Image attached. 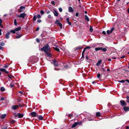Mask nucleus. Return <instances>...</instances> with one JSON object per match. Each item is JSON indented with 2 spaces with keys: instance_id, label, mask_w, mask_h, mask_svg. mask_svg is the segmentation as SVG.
Segmentation results:
<instances>
[{
  "instance_id": "1",
  "label": "nucleus",
  "mask_w": 129,
  "mask_h": 129,
  "mask_svg": "<svg viewBox=\"0 0 129 129\" xmlns=\"http://www.w3.org/2000/svg\"><path fill=\"white\" fill-rule=\"evenodd\" d=\"M41 50L45 52L47 51H50V48L48 44L46 45L45 46L41 49Z\"/></svg>"
},
{
  "instance_id": "2",
  "label": "nucleus",
  "mask_w": 129,
  "mask_h": 129,
  "mask_svg": "<svg viewBox=\"0 0 129 129\" xmlns=\"http://www.w3.org/2000/svg\"><path fill=\"white\" fill-rule=\"evenodd\" d=\"M29 115L30 116L33 117H35L36 116L37 114L35 112H33L30 113L29 114Z\"/></svg>"
},
{
  "instance_id": "3",
  "label": "nucleus",
  "mask_w": 129,
  "mask_h": 129,
  "mask_svg": "<svg viewBox=\"0 0 129 129\" xmlns=\"http://www.w3.org/2000/svg\"><path fill=\"white\" fill-rule=\"evenodd\" d=\"M26 16V14L25 13H21L20 15H18L17 16L19 17H20L22 18H24Z\"/></svg>"
},
{
  "instance_id": "4",
  "label": "nucleus",
  "mask_w": 129,
  "mask_h": 129,
  "mask_svg": "<svg viewBox=\"0 0 129 129\" xmlns=\"http://www.w3.org/2000/svg\"><path fill=\"white\" fill-rule=\"evenodd\" d=\"M120 102L121 104V105L122 106H124L126 105V104L125 102L123 100H121L120 101Z\"/></svg>"
},
{
  "instance_id": "5",
  "label": "nucleus",
  "mask_w": 129,
  "mask_h": 129,
  "mask_svg": "<svg viewBox=\"0 0 129 129\" xmlns=\"http://www.w3.org/2000/svg\"><path fill=\"white\" fill-rule=\"evenodd\" d=\"M20 9L18 10V11L19 12H21L23 11V10L25 9V7L23 6H21L20 8Z\"/></svg>"
},
{
  "instance_id": "6",
  "label": "nucleus",
  "mask_w": 129,
  "mask_h": 129,
  "mask_svg": "<svg viewBox=\"0 0 129 129\" xmlns=\"http://www.w3.org/2000/svg\"><path fill=\"white\" fill-rule=\"evenodd\" d=\"M18 107V106L16 105H13L12 107V109L13 110H16Z\"/></svg>"
},
{
  "instance_id": "7",
  "label": "nucleus",
  "mask_w": 129,
  "mask_h": 129,
  "mask_svg": "<svg viewBox=\"0 0 129 129\" xmlns=\"http://www.w3.org/2000/svg\"><path fill=\"white\" fill-rule=\"evenodd\" d=\"M24 115V114H19L17 113V116H18L19 118H21L23 117Z\"/></svg>"
},
{
  "instance_id": "8",
  "label": "nucleus",
  "mask_w": 129,
  "mask_h": 129,
  "mask_svg": "<svg viewBox=\"0 0 129 129\" xmlns=\"http://www.w3.org/2000/svg\"><path fill=\"white\" fill-rule=\"evenodd\" d=\"M10 34V31L8 32L6 35V38L7 39H8L9 38V35Z\"/></svg>"
},
{
  "instance_id": "9",
  "label": "nucleus",
  "mask_w": 129,
  "mask_h": 129,
  "mask_svg": "<svg viewBox=\"0 0 129 129\" xmlns=\"http://www.w3.org/2000/svg\"><path fill=\"white\" fill-rule=\"evenodd\" d=\"M0 71L1 72H4L5 73L7 74L8 73H9L8 71H6L4 69L1 68L0 69Z\"/></svg>"
},
{
  "instance_id": "10",
  "label": "nucleus",
  "mask_w": 129,
  "mask_h": 129,
  "mask_svg": "<svg viewBox=\"0 0 129 129\" xmlns=\"http://www.w3.org/2000/svg\"><path fill=\"white\" fill-rule=\"evenodd\" d=\"M123 109L125 111H129V107H124L123 108Z\"/></svg>"
},
{
  "instance_id": "11",
  "label": "nucleus",
  "mask_w": 129,
  "mask_h": 129,
  "mask_svg": "<svg viewBox=\"0 0 129 129\" xmlns=\"http://www.w3.org/2000/svg\"><path fill=\"white\" fill-rule=\"evenodd\" d=\"M68 11L69 12H73L74 11V10L71 7H69Z\"/></svg>"
},
{
  "instance_id": "12",
  "label": "nucleus",
  "mask_w": 129,
  "mask_h": 129,
  "mask_svg": "<svg viewBox=\"0 0 129 129\" xmlns=\"http://www.w3.org/2000/svg\"><path fill=\"white\" fill-rule=\"evenodd\" d=\"M102 61L101 60H100L98 61V62L96 64V65L97 66H100L102 62Z\"/></svg>"
},
{
  "instance_id": "13",
  "label": "nucleus",
  "mask_w": 129,
  "mask_h": 129,
  "mask_svg": "<svg viewBox=\"0 0 129 129\" xmlns=\"http://www.w3.org/2000/svg\"><path fill=\"white\" fill-rule=\"evenodd\" d=\"M53 13L54 15L56 16H57L58 15V13L55 10H54Z\"/></svg>"
},
{
  "instance_id": "14",
  "label": "nucleus",
  "mask_w": 129,
  "mask_h": 129,
  "mask_svg": "<svg viewBox=\"0 0 129 129\" xmlns=\"http://www.w3.org/2000/svg\"><path fill=\"white\" fill-rule=\"evenodd\" d=\"M53 62L54 65L56 66H57L58 65V64L56 62V60L54 59L53 60Z\"/></svg>"
},
{
  "instance_id": "15",
  "label": "nucleus",
  "mask_w": 129,
  "mask_h": 129,
  "mask_svg": "<svg viewBox=\"0 0 129 129\" xmlns=\"http://www.w3.org/2000/svg\"><path fill=\"white\" fill-rule=\"evenodd\" d=\"M85 19L87 22L89 21V19L88 17L86 15H85Z\"/></svg>"
},
{
  "instance_id": "16",
  "label": "nucleus",
  "mask_w": 129,
  "mask_h": 129,
  "mask_svg": "<svg viewBox=\"0 0 129 129\" xmlns=\"http://www.w3.org/2000/svg\"><path fill=\"white\" fill-rule=\"evenodd\" d=\"M6 116V114L2 115L1 116V118L2 119H4Z\"/></svg>"
},
{
  "instance_id": "17",
  "label": "nucleus",
  "mask_w": 129,
  "mask_h": 129,
  "mask_svg": "<svg viewBox=\"0 0 129 129\" xmlns=\"http://www.w3.org/2000/svg\"><path fill=\"white\" fill-rule=\"evenodd\" d=\"M77 123V122H76L73 124L72 126V128L75 127L78 125Z\"/></svg>"
},
{
  "instance_id": "18",
  "label": "nucleus",
  "mask_w": 129,
  "mask_h": 129,
  "mask_svg": "<svg viewBox=\"0 0 129 129\" xmlns=\"http://www.w3.org/2000/svg\"><path fill=\"white\" fill-rule=\"evenodd\" d=\"M21 29V27H19L17 28H16L15 29V31H17L20 30Z\"/></svg>"
},
{
  "instance_id": "19",
  "label": "nucleus",
  "mask_w": 129,
  "mask_h": 129,
  "mask_svg": "<svg viewBox=\"0 0 129 129\" xmlns=\"http://www.w3.org/2000/svg\"><path fill=\"white\" fill-rule=\"evenodd\" d=\"M96 116L98 117L100 116L101 115V113L99 112H98L96 113Z\"/></svg>"
},
{
  "instance_id": "20",
  "label": "nucleus",
  "mask_w": 129,
  "mask_h": 129,
  "mask_svg": "<svg viewBox=\"0 0 129 129\" xmlns=\"http://www.w3.org/2000/svg\"><path fill=\"white\" fill-rule=\"evenodd\" d=\"M13 82H11L10 84V85L11 87L12 88L14 86V84H13Z\"/></svg>"
},
{
  "instance_id": "21",
  "label": "nucleus",
  "mask_w": 129,
  "mask_h": 129,
  "mask_svg": "<svg viewBox=\"0 0 129 129\" xmlns=\"http://www.w3.org/2000/svg\"><path fill=\"white\" fill-rule=\"evenodd\" d=\"M53 48L55 50L58 52H59V49L57 47H54Z\"/></svg>"
},
{
  "instance_id": "22",
  "label": "nucleus",
  "mask_w": 129,
  "mask_h": 129,
  "mask_svg": "<svg viewBox=\"0 0 129 129\" xmlns=\"http://www.w3.org/2000/svg\"><path fill=\"white\" fill-rule=\"evenodd\" d=\"M60 23V21L59 20H57L55 22V23L57 25H58L59 24V23Z\"/></svg>"
},
{
  "instance_id": "23",
  "label": "nucleus",
  "mask_w": 129,
  "mask_h": 129,
  "mask_svg": "<svg viewBox=\"0 0 129 129\" xmlns=\"http://www.w3.org/2000/svg\"><path fill=\"white\" fill-rule=\"evenodd\" d=\"M102 49V47H97L95 48V50L96 51H97L99 50H101Z\"/></svg>"
},
{
  "instance_id": "24",
  "label": "nucleus",
  "mask_w": 129,
  "mask_h": 129,
  "mask_svg": "<svg viewBox=\"0 0 129 129\" xmlns=\"http://www.w3.org/2000/svg\"><path fill=\"white\" fill-rule=\"evenodd\" d=\"M46 54L47 55H48L50 57L52 55L50 53L47 52H46Z\"/></svg>"
},
{
  "instance_id": "25",
  "label": "nucleus",
  "mask_w": 129,
  "mask_h": 129,
  "mask_svg": "<svg viewBox=\"0 0 129 129\" xmlns=\"http://www.w3.org/2000/svg\"><path fill=\"white\" fill-rule=\"evenodd\" d=\"M101 50L103 52H106L107 50L106 48H102V47Z\"/></svg>"
},
{
  "instance_id": "26",
  "label": "nucleus",
  "mask_w": 129,
  "mask_h": 129,
  "mask_svg": "<svg viewBox=\"0 0 129 129\" xmlns=\"http://www.w3.org/2000/svg\"><path fill=\"white\" fill-rule=\"evenodd\" d=\"M38 119L40 120H42L43 119V117L41 115H40L38 117Z\"/></svg>"
},
{
  "instance_id": "27",
  "label": "nucleus",
  "mask_w": 129,
  "mask_h": 129,
  "mask_svg": "<svg viewBox=\"0 0 129 129\" xmlns=\"http://www.w3.org/2000/svg\"><path fill=\"white\" fill-rule=\"evenodd\" d=\"M10 33L11 32V33H12L13 34H15V29L14 30H11L10 31Z\"/></svg>"
},
{
  "instance_id": "28",
  "label": "nucleus",
  "mask_w": 129,
  "mask_h": 129,
  "mask_svg": "<svg viewBox=\"0 0 129 129\" xmlns=\"http://www.w3.org/2000/svg\"><path fill=\"white\" fill-rule=\"evenodd\" d=\"M125 80H122L120 81H119V82L120 83H124L125 82Z\"/></svg>"
},
{
  "instance_id": "29",
  "label": "nucleus",
  "mask_w": 129,
  "mask_h": 129,
  "mask_svg": "<svg viewBox=\"0 0 129 129\" xmlns=\"http://www.w3.org/2000/svg\"><path fill=\"white\" fill-rule=\"evenodd\" d=\"M36 19H37V17H36V15H35L34 16L33 18V20L34 21H36Z\"/></svg>"
},
{
  "instance_id": "30",
  "label": "nucleus",
  "mask_w": 129,
  "mask_h": 129,
  "mask_svg": "<svg viewBox=\"0 0 129 129\" xmlns=\"http://www.w3.org/2000/svg\"><path fill=\"white\" fill-rule=\"evenodd\" d=\"M76 122L77 123L78 125H81L82 124V121L80 122Z\"/></svg>"
},
{
  "instance_id": "31",
  "label": "nucleus",
  "mask_w": 129,
  "mask_h": 129,
  "mask_svg": "<svg viewBox=\"0 0 129 129\" xmlns=\"http://www.w3.org/2000/svg\"><path fill=\"white\" fill-rule=\"evenodd\" d=\"M127 99V102L128 103H129V96H127L126 97Z\"/></svg>"
},
{
  "instance_id": "32",
  "label": "nucleus",
  "mask_w": 129,
  "mask_h": 129,
  "mask_svg": "<svg viewBox=\"0 0 129 129\" xmlns=\"http://www.w3.org/2000/svg\"><path fill=\"white\" fill-rule=\"evenodd\" d=\"M93 30V28L91 26H90L89 31L91 32H92V31Z\"/></svg>"
},
{
  "instance_id": "33",
  "label": "nucleus",
  "mask_w": 129,
  "mask_h": 129,
  "mask_svg": "<svg viewBox=\"0 0 129 129\" xmlns=\"http://www.w3.org/2000/svg\"><path fill=\"white\" fill-rule=\"evenodd\" d=\"M14 24L15 25H17L16 20V19H15L14 20Z\"/></svg>"
},
{
  "instance_id": "34",
  "label": "nucleus",
  "mask_w": 129,
  "mask_h": 129,
  "mask_svg": "<svg viewBox=\"0 0 129 129\" xmlns=\"http://www.w3.org/2000/svg\"><path fill=\"white\" fill-rule=\"evenodd\" d=\"M15 122V121L14 120H12L10 121V122L12 124L14 123Z\"/></svg>"
},
{
  "instance_id": "35",
  "label": "nucleus",
  "mask_w": 129,
  "mask_h": 129,
  "mask_svg": "<svg viewBox=\"0 0 129 129\" xmlns=\"http://www.w3.org/2000/svg\"><path fill=\"white\" fill-rule=\"evenodd\" d=\"M81 47H76L75 48V50H77L79 49H80L81 48Z\"/></svg>"
},
{
  "instance_id": "36",
  "label": "nucleus",
  "mask_w": 129,
  "mask_h": 129,
  "mask_svg": "<svg viewBox=\"0 0 129 129\" xmlns=\"http://www.w3.org/2000/svg\"><path fill=\"white\" fill-rule=\"evenodd\" d=\"M1 90L2 91H3L5 90V88L3 87L1 88Z\"/></svg>"
},
{
  "instance_id": "37",
  "label": "nucleus",
  "mask_w": 129,
  "mask_h": 129,
  "mask_svg": "<svg viewBox=\"0 0 129 129\" xmlns=\"http://www.w3.org/2000/svg\"><path fill=\"white\" fill-rule=\"evenodd\" d=\"M58 25H59V26H60V27L61 28H62V24L60 23H59V24Z\"/></svg>"
},
{
  "instance_id": "38",
  "label": "nucleus",
  "mask_w": 129,
  "mask_h": 129,
  "mask_svg": "<svg viewBox=\"0 0 129 129\" xmlns=\"http://www.w3.org/2000/svg\"><path fill=\"white\" fill-rule=\"evenodd\" d=\"M0 45L2 46H3L5 45V43L3 42H1L0 43Z\"/></svg>"
},
{
  "instance_id": "39",
  "label": "nucleus",
  "mask_w": 129,
  "mask_h": 129,
  "mask_svg": "<svg viewBox=\"0 0 129 129\" xmlns=\"http://www.w3.org/2000/svg\"><path fill=\"white\" fill-rule=\"evenodd\" d=\"M2 19L0 18V26H1L2 25Z\"/></svg>"
},
{
  "instance_id": "40",
  "label": "nucleus",
  "mask_w": 129,
  "mask_h": 129,
  "mask_svg": "<svg viewBox=\"0 0 129 129\" xmlns=\"http://www.w3.org/2000/svg\"><path fill=\"white\" fill-rule=\"evenodd\" d=\"M59 10L60 12H61L62 11V10L61 8H59Z\"/></svg>"
},
{
  "instance_id": "41",
  "label": "nucleus",
  "mask_w": 129,
  "mask_h": 129,
  "mask_svg": "<svg viewBox=\"0 0 129 129\" xmlns=\"http://www.w3.org/2000/svg\"><path fill=\"white\" fill-rule=\"evenodd\" d=\"M91 48V47H89V46H87V47H85L84 49H90Z\"/></svg>"
},
{
  "instance_id": "42",
  "label": "nucleus",
  "mask_w": 129,
  "mask_h": 129,
  "mask_svg": "<svg viewBox=\"0 0 129 129\" xmlns=\"http://www.w3.org/2000/svg\"><path fill=\"white\" fill-rule=\"evenodd\" d=\"M40 13L42 15H43L44 14V12L43 10H41L40 11Z\"/></svg>"
},
{
  "instance_id": "43",
  "label": "nucleus",
  "mask_w": 129,
  "mask_h": 129,
  "mask_svg": "<svg viewBox=\"0 0 129 129\" xmlns=\"http://www.w3.org/2000/svg\"><path fill=\"white\" fill-rule=\"evenodd\" d=\"M46 13L47 14H49L50 12V11L48 10H46Z\"/></svg>"
},
{
  "instance_id": "44",
  "label": "nucleus",
  "mask_w": 129,
  "mask_h": 129,
  "mask_svg": "<svg viewBox=\"0 0 129 129\" xmlns=\"http://www.w3.org/2000/svg\"><path fill=\"white\" fill-rule=\"evenodd\" d=\"M100 76H101V75H100V74H98L97 75V77L98 78H100Z\"/></svg>"
},
{
  "instance_id": "45",
  "label": "nucleus",
  "mask_w": 129,
  "mask_h": 129,
  "mask_svg": "<svg viewBox=\"0 0 129 129\" xmlns=\"http://www.w3.org/2000/svg\"><path fill=\"white\" fill-rule=\"evenodd\" d=\"M107 33L108 34H109L110 33H110V31L109 30H107Z\"/></svg>"
},
{
  "instance_id": "46",
  "label": "nucleus",
  "mask_w": 129,
  "mask_h": 129,
  "mask_svg": "<svg viewBox=\"0 0 129 129\" xmlns=\"http://www.w3.org/2000/svg\"><path fill=\"white\" fill-rule=\"evenodd\" d=\"M114 29V28H112L110 30V33H112Z\"/></svg>"
},
{
  "instance_id": "47",
  "label": "nucleus",
  "mask_w": 129,
  "mask_h": 129,
  "mask_svg": "<svg viewBox=\"0 0 129 129\" xmlns=\"http://www.w3.org/2000/svg\"><path fill=\"white\" fill-rule=\"evenodd\" d=\"M36 41L37 42L39 43L40 42V40L38 38H37L36 39Z\"/></svg>"
},
{
  "instance_id": "48",
  "label": "nucleus",
  "mask_w": 129,
  "mask_h": 129,
  "mask_svg": "<svg viewBox=\"0 0 129 129\" xmlns=\"http://www.w3.org/2000/svg\"><path fill=\"white\" fill-rule=\"evenodd\" d=\"M48 17L50 19L52 18L51 16L50 15H48Z\"/></svg>"
},
{
  "instance_id": "49",
  "label": "nucleus",
  "mask_w": 129,
  "mask_h": 129,
  "mask_svg": "<svg viewBox=\"0 0 129 129\" xmlns=\"http://www.w3.org/2000/svg\"><path fill=\"white\" fill-rule=\"evenodd\" d=\"M37 17L39 18H41V16L40 15H37Z\"/></svg>"
},
{
  "instance_id": "50",
  "label": "nucleus",
  "mask_w": 129,
  "mask_h": 129,
  "mask_svg": "<svg viewBox=\"0 0 129 129\" xmlns=\"http://www.w3.org/2000/svg\"><path fill=\"white\" fill-rule=\"evenodd\" d=\"M68 116L69 117H72L73 115H71L70 114H69L68 115Z\"/></svg>"
},
{
  "instance_id": "51",
  "label": "nucleus",
  "mask_w": 129,
  "mask_h": 129,
  "mask_svg": "<svg viewBox=\"0 0 129 129\" xmlns=\"http://www.w3.org/2000/svg\"><path fill=\"white\" fill-rule=\"evenodd\" d=\"M8 67V66L7 65H5L4 66H3V67L5 68H7Z\"/></svg>"
},
{
  "instance_id": "52",
  "label": "nucleus",
  "mask_w": 129,
  "mask_h": 129,
  "mask_svg": "<svg viewBox=\"0 0 129 129\" xmlns=\"http://www.w3.org/2000/svg\"><path fill=\"white\" fill-rule=\"evenodd\" d=\"M85 50L86 49H85L84 48L83 51L82 52V54H84V53L85 52Z\"/></svg>"
},
{
  "instance_id": "53",
  "label": "nucleus",
  "mask_w": 129,
  "mask_h": 129,
  "mask_svg": "<svg viewBox=\"0 0 129 129\" xmlns=\"http://www.w3.org/2000/svg\"><path fill=\"white\" fill-rule=\"evenodd\" d=\"M51 4H53L54 5L55 2L54 1H51Z\"/></svg>"
},
{
  "instance_id": "54",
  "label": "nucleus",
  "mask_w": 129,
  "mask_h": 129,
  "mask_svg": "<svg viewBox=\"0 0 129 129\" xmlns=\"http://www.w3.org/2000/svg\"><path fill=\"white\" fill-rule=\"evenodd\" d=\"M66 20L67 22L69 21V18H67L66 17Z\"/></svg>"
},
{
  "instance_id": "55",
  "label": "nucleus",
  "mask_w": 129,
  "mask_h": 129,
  "mask_svg": "<svg viewBox=\"0 0 129 129\" xmlns=\"http://www.w3.org/2000/svg\"><path fill=\"white\" fill-rule=\"evenodd\" d=\"M37 22L38 23H40V22H41V20L40 19H38L37 20Z\"/></svg>"
},
{
  "instance_id": "56",
  "label": "nucleus",
  "mask_w": 129,
  "mask_h": 129,
  "mask_svg": "<svg viewBox=\"0 0 129 129\" xmlns=\"http://www.w3.org/2000/svg\"><path fill=\"white\" fill-rule=\"evenodd\" d=\"M54 69L55 70H57V71H59V69L57 68H55Z\"/></svg>"
},
{
  "instance_id": "57",
  "label": "nucleus",
  "mask_w": 129,
  "mask_h": 129,
  "mask_svg": "<svg viewBox=\"0 0 129 129\" xmlns=\"http://www.w3.org/2000/svg\"><path fill=\"white\" fill-rule=\"evenodd\" d=\"M21 36H17V37H16V39L19 38H20V37Z\"/></svg>"
},
{
  "instance_id": "58",
  "label": "nucleus",
  "mask_w": 129,
  "mask_h": 129,
  "mask_svg": "<svg viewBox=\"0 0 129 129\" xmlns=\"http://www.w3.org/2000/svg\"><path fill=\"white\" fill-rule=\"evenodd\" d=\"M102 33L103 34L106 35V33L105 31H103L102 32Z\"/></svg>"
},
{
  "instance_id": "59",
  "label": "nucleus",
  "mask_w": 129,
  "mask_h": 129,
  "mask_svg": "<svg viewBox=\"0 0 129 129\" xmlns=\"http://www.w3.org/2000/svg\"><path fill=\"white\" fill-rule=\"evenodd\" d=\"M101 69L102 70L104 71H105L106 70L104 68H102Z\"/></svg>"
},
{
  "instance_id": "60",
  "label": "nucleus",
  "mask_w": 129,
  "mask_h": 129,
  "mask_svg": "<svg viewBox=\"0 0 129 129\" xmlns=\"http://www.w3.org/2000/svg\"><path fill=\"white\" fill-rule=\"evenodd\" d=\"M67 22L68 23V24L69 25H71V22H70L69 21L68 22Z\"/></svg>"
},
{
  "instance_id": "61",
  "label": "nucleus",
  "mask_w": 129,
  "mask_h": 129,
  "mask_svg": "<svg viewBox=\"0 0 129 129\" xmlns=\"http://www.w3.org/2000/svg\"><path fill=\"white\" fill-rule=\"evenodd\" d=\"M39 27H38L37 28V29H36V30L37 31H38L39 29Z\"/></svg>"
},
{
  "instance_id": "62",
  "label": "nucleus",
  "mask_w": 129,
  "mask_h": 129,
  "mask_svg": "<svg viewBox=\"0 0 129 129\" xmlns=\"http://www.w3.org/2000/svg\"><path fill=\"white\" fill-rule=\"evenodd\" d=\"M4 100V98H3L1 99L0 101H1V100L3 101Z\"/></svg>"
},
{
  "instance_id": "63",
  "label": "nucleus",
  "mask_w": 129,
  "mask_h": 129,
  "mask_svg": "<svg viewBox=\"0 0 129 129\" xmlns=\"http://www.w3.org/2000/svg\"><path fill=\"white\" fill-rule=\"evenodd\" d=\"M84 54H82V56L81 57V58H84Z\"/></svg>"
},
{
  "instance_id": "64",
  "label": "nucleus",
  "mask_w": 129,
  "mask_h": 129,
  "mask_svg": "<svg viewBox=\"0 0 129 129\" xmlns=\"http://www.w3.org/2000/svg\"><path fill=\"white\" fill-rule=\"evenodd\" d=\"M75 15L76 16H77V17L78 16V13H76L75 14Z\"/></svg>"
}]
</instances>
